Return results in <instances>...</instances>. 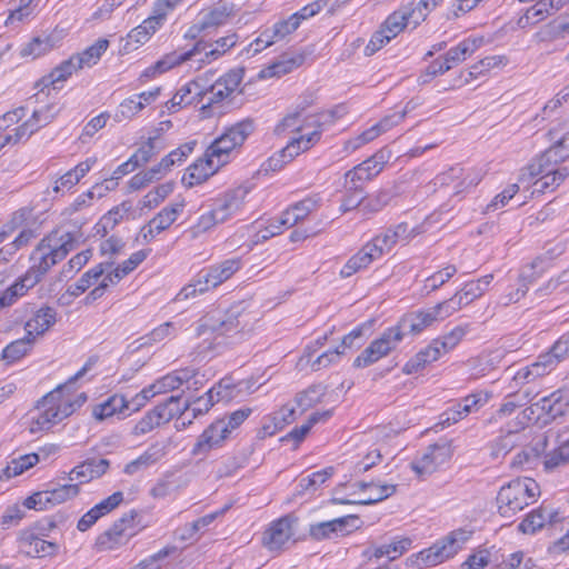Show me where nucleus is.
<instances>
[{
    "label": "nucleus",
    "mask_w": 569,
    "mask_h": 569,
    "mask_svg": "<svg viewBox=\"0 0 569 569\" xmlns=\"http://www.w3.org/2000/svg\"><path fill=\"white\" fill-rule=\"evenodd\" d=\"M253 129L254 124L251 119L237 122L209 146L206 156L217 159L220 166L223 164L226 160L222 157H228L234 148L242 146Z\"/></svg>",
    "instance_id": "nucleus-6"
},
{
    "label": "nucleus",
    "mask_w": 569,
    "mask_h": 569,
    "mask_svg": "<svg viewBox=\"0 0 569 569\" xmlns=\"http://www.w3.org/2000/svg\"><path fill=\"white\" fill-rule=\"evenodd\" d=\"M467 540L465 531H453L446 539L419 552L418 560L425 567L437 566L453 557Z\"/></svg>",
    "instance_id": "nucleus-9"
},
{
    "label": "nucleus",
    "mask_w": 569,
    "mask_h": 569,
    "mask_svg": "<svg viewBox=\"0 0 569 569\" xmlns=\"http://www.w3.org/2000/svg\"><path fill=\"white\" fill-rule=\"evenodd\" d=\"M173 182H166L149 191L141 200V208L153 209L159 206L172 191Z\"/></svg>",
    "instance_id": "nucleus-53"
},
{
    "label": "nucleus",
    "mask_w": 569,
    "mask_h": 569,
    "mask_svg": "<svg viewBox=\"0 0 569 569\" xmlns=\"http://www.w3.org/2000/svg\"><path fill=\"white\" fill-rule=\"evenodd\" d=\"M227 509L228 507H224L219 512L206 515L191 523H187L183 527L178 528L176 530V537L181 541L193 540L200 529L209 526L218 515H222Z\"/></svg>",
    "instance_id": "nucleus-40"
},
{
    "label": "nucleus",
    "mask_w": 569,
    "mask_h": 569,
    "mask_svg": "<svg viewBox=\"0 0 569 569\" xmlns=\"http://www.w3.org/2000/svg\"><path fill=\"white\" fill-rule=\"evenodd\" d=\"M489 400V396L485 392H475L462 398L461 401L456 402L457 407L465 417L471 412L478 411Z\"/></svg>",
    "instance_id": "nucleus-60"
},
{
    "label": "nucleus",
    "mask_w": 569,
    "mask_h": 569,
    "mask_svg": "<svg viewBox=\"0 0 569 569\" xmlns=\"http://www.w3.org/2000/svg\"><path fill=\"white\" fill-rule=\"evenodd\" d=\"M251 413V408L243 407L213 421L198 437L191 455L206 457L211 450L220 448Z\"/></svg>",
    "instance_id": "nucleus-3"
},
{
    "label": "nucleus",
    "mask_w": 569,
    "mask_h": 569,
    "mask_svg": "<svg viewBox=\"0 0 569 569\" xmlns=\"http://www.w3.org/2000/svg\"><path fill=\"white\" fill-rule=\"evenodd\" d=\"M89 365H84L66 385L58 386L41 398L37 403V416L31 418L29 431L38 433L50 430L54 425L69 417L76 410V403L63 395V391L84 376Z\"/></svg>",
    "instance_id": "nucleus-1"
},
{
    "label": "nucleus",
    "mask_w": 569,
    "mask_h": 569,
    "mask_svg": "<svg viewBox=\"0 0 569 569\" xmlns=\"http://www.w3.org/2000/svg\"><path fill=\"white\" fill-rule=\"evenodd\" d=\"M160 450H154L152 448L144 451L141 456H139L137 459L130 461L124 467V472L127 475H134L139 470L148 468L149 466L156 463L160 457H161Z\"/></svg>",
    "instance_id": "nucleus-56"
},
{
    "label": "nucleus",
    "mask_w": 569,
    "mask_h": 569,
    "mask_svg": "<svg viewBox=\"0 0 569 569\" xmlns=\"http://www.w3.org/2000/svg\"><path fill=\"white\" fill-rule=\"evenodd\" d=\"M568 462L569 440H566L558 448L545 455L543 467L546 471H553Z\"/></svg>",
    "instance_id": "nucleus-49"
},
{
    "label": "nucleus",
    "mask_w": 569,
    "mask_h": 569,
    "mask_svg": "<svg viewBox=\"0 0 569 569\" xmlns=\"http://www.w3.org/2000/svg\"><path fill=\"white\" fill-rule=\"evenodd\" d=\"M481 42V39H465L456 47L450 48L442 59L452 69L470 57L480 47Z\"/></svg>",
    "instance_id": "nucleus-31"
},
{
    "label": "nucleus",
    "mask_w": 569,
    "mask_h": 569,
    "mask_svg": "<svg viewBox=\"0 0 569 569\" xmlns=\"http://www.w3.org/2000/svg\"><path fill=\"white\" fill-rule=\"evenodd\" d=\"M539 157L542 161L552 162L558 164L569 158V132L557 139L551 147H549Z\"/></svg>",
    "instance_id": "nucleus-42"
},
{
    "label": "nucleus",
    "mask_w": 569,
    "mask_h": 569,
    "mask_svg": "<svg viewBox=\"0 0 569 569\" xmlns=\"http://www.w3.org/2000/svg\"><path fill=\"white\" fill-rule=\"evenodd\" d=\"M550 13L551 12L547 6L546 0H541L527 9L525 14L518 19L517 23L520 28H526L545 20Z\"/></svg>",
    "instance_id": "nucleus-47"
},
{
    "label": "nucleus",
    "mask_w": 569,
    "mask_h": 569,
    "mask_svg": "<svg viewBox=\"0 0 569 569\" xmlns=\"http://www.w3.org/2000/svg\"><path fill=\"white\" fill-rule=\"evenodd\" d=\"M518 430H509L506 435L498 437L490 445L491 457L498 458L509 452L516 445Z\"/></svg>",
    "instance_id": "nucleus-63"
},
{
    "label": "nucleus",
    "mask_w": 569,
    "mask_h": 569,
    "mask_svg": "<svg viewBox=\"0 0 569 569\" xmlns=\"http://www.w3.org/2000/svg\"><path fill=\"white\" fill-rule=\"evenodd\" d=\"M80 69H82V67L73 54L68 60L62 61L48 76L43 77L38 86H42L43 88L52 86L53 89H58V83L64 82L72 73Z\"/></svg>",
    "instance_id": "nucleus-28"
},
{
    "label": "nucleus",
    "mask_w": 569,
    "mask_h": 569,
    "mask_svg": "<svg viewBox=\"0 0 569 569\" xmlns=\"http://www.w3.org/2000/svg\"><path fill=\"white\" fill-rule=\"evenodd\" d=\"M193 376V372L189 369L174 371L157 380V388L166 393L180 388L183 383H189Z\"/></svg>",
    "instance_id": "nucleus-43"
},
{
    "label": "nucleus",
    "mask_w": 569,
    "mask_h": 569,
    "mask_svg": "<svg viewBox=\"0 0 569 569\" xmlns=\"http://www.w3.org/2000/svg\"><path fill=\"white\" fill-rule=\"evenodd\" d=\"M57 321V312L52 307H41L24 325V330L33 339L43 335Z\"/></svg>",
    "instance_id": "nucleus-27"
},
{
    "label": "nucleus",
    "mask_w": 569,
    "mask_h": 569,
    "mask_svg": "<svg viewBox=\"0 0 569 569\" xmlns=\"http://www.w3.org/2000/svg\"><path fill=\"white\" fill-rule=\"evenodd\" d=\"M56 522L51 519L44 520V523L39 522L34 530L23 531L20 536V543L23 551L32 557H48L54 556L58 552L59 546L56 542L47 541L42 538L47 531L53 529Z\"/></svg>",
    "instance_id": "nucleus-7"
},
{
    "label": "nucleus",
    "mask_w": 569,
    "mask_h": 569,
    "mask_svg": "<svg viewBox=\"0 0 569 569\" xmlns=\"http://www.w3.org/2000/svg\"><path fill=\"white\" fill-rule=\"evenodd\" d=\"M183 203H174L164 207L140 230L142 242L149 243L157 234L167 230L182 211Z\"/></svg>",
    "instance_id": "nucleus-14"
},
{
    "label": "nucleus",
    "mask_w": 569,
    "mask_h": 569,
    "mask_svg": "<svg viewBox=\"0 0 569 569\" xmlns=\"http://www.w3.org/2000/svg\"><path fill=\"white\" fill-rule=\"evenodd\" d=\"M247 194V189L237 188L219 198L213 204V209L216 210V213H218V219L224 222L230 217L240 212L244 204Z\"/></svg>",
    "instance_id": "nucleus-20"
},
{
    "label": "nucleus",
    "mask_w": 569,
    "mask_h": 569,
    "mask_svg": "<svg viewBox=\"0 0 569 569\" xmlns=\"http://www.w3.org/2000/svg\"><path fill=\"white\" fill-rule=\"evenodd\" d=\"M539 493L538 483L531 478H517L501 487L497 496L498 511L505 518L513 517L518 511L533 502Z\"/></svg>",
    "instance_id": "nucleus-4"
},
{
    "label": "nucleus",
    "mask_w": 569,
    "mask_h": 569,
    "mask_svg": "<svg viewBox=\"0 0 569 569\" xmlns=\"http://www.w3.org/2000/svg\"><path fill=\"white\" fill-rule=\"evenodd\" d=\"M39 462L38 453H28L20 456L18 458H13L8 466L2 469L0 473V480H9L12 477H17L31 467L36 466Z\"/></svg>",
    "instance_id": "nucleus-39"
},
{
    "label": "nucleus",
    "mask_w": 569,
    "mask_h": 569,
    "mask_svg": "<svg viewBox=\"0 0 569 569\" xmlns=\"http://www.w3.org/2000/svg\"><path fill=\"white\" fill-rule=\"evenodd\" d=\"M335 473L333 467H327L320 471H316L310 476L301 478L299 481V493L303 495L307 492L316 491L321 485H323Z\"/></svg>",
    "instance_id": "nucleus-44"
},
{
    "label": "nucleus",
    "mask_w": 569,
    "mask_h": 569,
    "mask_svg": "<svg viewBox=\"0 0 569 569\" xmlns=\"http://www.w3.org/2000/svg\"><path fill=\"white\" fill-rule=\"evenodd\" d=\"M452 457L449 442L435 443L427 448L421 458L411 462V469L421 478L430 476L440 466L447 463Z\"/></svg>",
    "instance_id": "nucleus-12"
},
{
    "label": "nucleus",
    "mask_w": 569,
    "mask_h": 569,
    "mask_svg": "<svg viewBox=\"0 0 569 569\" xmlns=\"http://www.w3.org/2000/svg\"><path fill=\"white\" fill-rule=\"evenodd\" d=\"M240 385H232L230 378L221 379L216 386L210 388L203 397L196 400L197 407L192 409L193 418L203 415L218 401H230L236 395V389Z\"/></svg>",
    "instance_id": "nucleus-13"
},
{
    "label": "nucleus",
    "mask_w": 569,
    "mask_h": 569,
    "mask_svg": "<svg viewBox=\"0 0 569 569\" xmlns=\"http://www.w3.org/2000/svg\"><path fill=\"white\" fill-rule=\"evenodd\" d=\"M177 332V328L173 322L167 321L159 327L154 328L150 333L142 337L141 346H151L153 343H158L163 341L167 338L174 337Z\"/></svg>",
    "instance_id": "nucleus-59"
},
{
    "label": "nucleus",
    "mask_w": 569,
    "mask_h": 569,
    "mask_svg": "<svg viewBox=\"0 0 569 569\" xmlns=\"http://www.w3.org/2000/svg\"><path fill=\"white\" fill-rule=\"evenodd\" d=\"M410 545L411 540L409 538H402L390 543L368 549L366 555L369 556V558L373 557L376 559H380L382 557H388L390 560H393L407 551Z\"/></svg>",
    "instance_id": "nucleus-38"
},
{
    "label": "nucleus",
    "mask_w": 569,
    "mask_h": 569,
    "mask_svg": "<svg viewBox=\"0 0 569 569\" xmlns=\"http://www.w3.org/2000/svg\"><path fill=\"white\" fill-rule=\"evenodd\" d=\"M378 258L366 243L346 262V264L340 270V276L342 278H349L358 271L368 268Z\"/></svg>",
    "instance_id": "nucleus-33"
},
{
    "label": "nucleus",
    "mask_w": 569,
    "mask_h": 569,
    "mask_svg": "<svg viewBox=\"0 0 569 569\" xmlns=\"http://www.w3.org/2000/svg\"><path fill=\"white\" fill-rule=\"evenodd\" d=\"M537 405L539 406L541 415L555 419L566 412L569 407V401H563L561 391L557 390L549 396L542 397L537 401Z\"/></svg>",
    "instance_id": "nucleus-34"
},
{
    "label": "nucleus",
    "mask_w": 569,
    "mask_h": 569,
    "mask_svg": "<svg viewBox=\"0 0 569 569\" xmlns=\"http://www.w3.org/2000/svg\"><path fill=\"white\" fill-rule=\"evenodd\" d=\"M219 167L220 163L214 162V158L204 154V158L198 159L187 169V173L182 177V182L188 187L200 184L211 177Z\"/></svg>",
    "instance_id": "nucleus-23"
},
{
    "label": "nucleus",
    "mask_w": 569,
    "mask_h": 569,
    "mask_svg": "<svg viewBox=\"0 0 569 569\" xmlns=\"http://www.w3.org/2000/svg\"><path fill=\"white\" fill-rule=\"evenodd\" d=\"M123 535L117 526H111L97 537L94 547L98 551L112 550L121 545Z\"/></svg>",
    "instance_id": "nucleus-51"
},
{
    "label": "nucleus",
    "mask_w": 569,
    "mask_h": 569,
    "mask_svg": "<svg viewBox=\"0 0 569 569\" xmlns=\"http://www.w3.org/2000/svg\"><path fill=\"white\" fill-rule=\"evenodd\" d=\"M291 522L288 517L273 521L263 532L262 543L269 550H280L292 537Z\"/></svg>",
    "instance_id": "nucleus-19"
},
{
    "label": "nucleus",
    "mask_w": 569,
    "mask_h": 569,
    "mask_svg": "<svg viewBox=\"0 0 569 569\" xmlns=\"http://www.w3.org/2000/svg\"><path fill=\"white\" fill-rule=\"evenodd\" d=\"M174 67H177V63L173 60L171 53L169 52L164 54L161 59H159L157 62H154L152 66L144 69L139 77V81L140 83H146L149 79L156 77L157 74L164 73Z\"/></svg>",
    "instance_id": "nucleus-54"
},
{
    "label": "nucleus",
    "mask_w": 569,
    "mask_h": 569,
    "mask_svg": "<svg viewBox=\"0 0 569 569\" xmlns=\"http://www.w3.org/2000/svg\"><path fill=\"white\" fill-rule=\"evenodd\" d=\"M128 400L122 395H113L109 397L102 403L97 405L93 408L92 415L97 420H104L114 415H121L122 417L129 416L127 413Z\"/></svg>",
    "instance_id": "nucleus-29"
},
{
    "label": "nucleus",
    "mask_w": 569,
    "mask_h": 569,
    "mask_svg": "<svg viewBox=\"0 0 569 569\" xmlns=\"http://www.w3.org/2000/svg\"><path fill=\"white\" fill-rule=\"evenodd\" d=\"M204 96L206 92L200 83L198 81H190L182 86L167 102V109L170 112H174L178 108L193 103L196 98L198 101H201Z\"/></svg>",
    "instance_id": "nucleus-26"
},
{
    "label": "nucleus",
    "mask_w": 569,
    "mask_h": 569,
    "mask_svg": "<svg viewBox=\"0 0 569 569\" xmlns=\"http://www.w3.org/2000/svg\"><path fill=\"white\" fill-rule=\"evenodd\" d=\"M303 60H305V58L302 56L282 59L278 62H274L268 69L262 70L260 76L262 78L284 76L287 73H290L292 70H295L299 66H301Z\"/></svg>",
    "instance_id": "nucleus-46"
},
{
    "label": "nucleus",
    "mask_w": 569,
    "mask_h": 569,
    "mask_svg": "<svg viewBox=\"0 0 569 569\" xmlns=\"http://www.w3.org/2000/svg\"><path fill=\"white\" fill-rule=\"evenodd\" d=\"M357 517L346 516L329 521H322L310 526L309 535L315 540L329 539L332 536H343L349 532L350 521H356Z\"/></svg>",
    "instance_id": "nucleus-21"
},
{
    "label": "nucleus",
    "mask_w": 569,
    "mask_h": 569,
    "mask_svg": "<svg viewBox=\"0 0 569 569\" xmlns=\"http://www.w3.org/2000/svg\"><path fill=\"white\" fill-rule=\"evenodd\" d=\"M463 306H466V301H461V297L455 293L450 299L439 302L431 309L436 316V319L442 320L460 310Z\"/></svg>",
    "instance_id": "nucleus-62"
},
{
    "label": "nucleus",
    "mask_w": 569,
    "mask_h": 569,
    "mask_svg": "<svg viewBox=\"0 0 569 569\" xmlns=\"http://www.w3.org/2000/svg\"><path fill=\"white\" fill-rule=\"evenodd\" d=\"M237 312H210L201 318L198 336L208 335L216 346L227 345L226 339L242 338L243 326Z\"/></svg>",
    "instance_id": "nucleus-5"
},
{
    "label": "nucleus",
    "mask_w": 569,
    "mask_h": 569,
    "mask_svg": "<svg viewBox=\"0 0 569 569\" xmlns=\"http://www.w3.org/2000/svg\"><path fill=\"white\" fill-rule=\"evenodd\" d=\"M327 393V387L322 383L309 386L307 389L298 392L295 402L301 412L307 411L313 406L320 403Z\"/></svg>",
    "instance_id": "nucleus-35"
},
{
    "label": "nucleus",
    "mask_w": 569,
    "mask_h": 569,
    "mask_svg": "<svg viewBox=\"0 0 569 569\" xmlns=\"http://www.w3.org/2000/svg\"><path fill=\"white\" fill-rule=\"evenodd\" d=\"M180 1L181 0H157L153 4L152 14L129 32V41L139 44L147 42L163 24L167 14L173 10Z\"/></svg>",
    "instance_id": "nucleus-8"
},
{
    "label": "nucleus",
    "mask_w": 569,
    "mask_h": 569,
    "mask_svg": "<svg viewBox=\"0 0 569 569\" xmlns=\"http://www.w3.org/2000/svg\"><path fill=\"white\" fill-rule=\"evenodd\" d=\"M558 363L559 360L550 348L549 351L541 353L535 362L518 370L513 376V380L517 383H529L551 372Z\"/></svg>",
    "instance_id": "nucleus-16"
},
{
    "label": "nucleus",
    "mask_w": 569,
    "mask_h": 569,
    "mask_svg": "<svg viewBox=\"0 0 569 569\" xmlns=\"http://www.w3.org/2000/svg\"><path fill=\"white\" fill-rule=\"evenodd\" d=\"M239 259H227L218 264L202 269L199 273L208 289L216 288L230 279L240 269Z\"/></svg>",
    "instance_id": "nucleus-18"
},
{
    "label": "nucleus",
    "mask_w": 569,
    "mask_h": 569,
    "mask_svg": "<svg viewBox=\"0 0 569 569\" xmlns=\"http://www.w3.org/2000/svg\"><path fill=\"white\" fill-rule=\"evenodd\" d=\"M386 163L383 151L375 153L369 159L353 167L345 174L343 187L347 190L363 189L366 182L377 177L383 169Z\"/></svg>",
    "instance_id": "nucleus-10"
},
{
    "label": "nucleus",
    "mask_w": 569,
    "mask_h": 569,
    "mask_svg": "<svg viewBox=\"0 0 569 569\" xmlns=\"http://www.w3.org/2000/svg\"><path fill=\"white\" fill-rule=\"evenodd\" d=\"M144 108V103L142 101H138L134 96L124 99L116 110L113 114V119L117 122H123L131 120L136 114H138Z\"/></svg>",
    "instance_id": "nucleus-52"
},
{
    "label": "nucleus",
    "mask_w": 569,
    "mask_h": 569,
    "mask_svg": "<svg viewBox=\"0 0 569 569\" xmlns=\"http://www.w3.org/2000/svg\"><path fill=\"white\" fill-rule=\"evenodd\" d=\"M109 40L104 38L98 39L93 44L84 49L81 53L74 54L82 68L92 67L98 63L101 56L109 48Z\"/></svg>",
    "instance_id": "nucleus-41"
},
{
    "label": "nucleus",
    "mask_w": 569,
    "mask_h": 569,
    "mask_svg": "<svg viewBox=\"0 0 569 569\" xmlns=\"http://www.w3.org/2000/svg\"><path fill=\"white\" fill-rule=\"evenodd\" d=\"M109 466L110 462L107 459H88L69 472V479L79 480L80 483L89 482L104 475Z\"/></svg>",
    "instance_id": "nucleus-24"
},
{
    "label": "nucleus",
    "mask_w": 569,
    "mask_h": 569,
    "mask_svg": "<svg viewBox=\"0 0 569 569\" xmlns=\"http://www.w3.org/2000/svg\"><path fill=\"white\" fill-rule=\"evenodd\" d=\"M320 131L315 130L307 136L293 138L291 141L287 143L284 148L280 150V157L282 158V162H290L300 152L310 149L320 139Z\"/></svg>",
    "instance_id": "nucleus-30"
},
{
    "label": "nucleus",
    "mask_w": 569,
    "mask_h": 569,
    "mask_svg": "<svg viewBox=\"0 0 569 569\" xmlns=\"http://www.w3.org/2000/svg\"><path fill=\"white\" fill-rule=\"evenodd\" d=\"M76 248V237L71 232L53 230L37 244L30 256L31 266L26 274L38 283L41 278Z\"/></svg>",
    "instance_id": "nucleus-2"
},
{
    "label": "nucleus",
    "mask_w": 569,
    "mask_h": 569,
    "mask_svg": "<svg viewBox=\"0 0 569 569\" xmlns=\"http://www.w3.org/2000/svg\"><path fill=\"white\" fill-rule=\"evenodd\" d=\"M169 421L170 413L166 412L163 408L159 409L158 406H156L152 410L146 412V415L137 422L132 433L136 436L146 435Z\"/></svg>",
    "instance_id": "nucleus-32"
},
{
    "label": "nucleus",
    "mask_w": 569,
    "mask_h": 569,
    "mask_svg": "<svg viewBox=\"0 0 569 569\" xmlns=\"http://www.w3.org/2000/svg\"><path fill=\"white\" fill-rule=\"evenodd\" d=\"M558 512L549 510L546 507H539L526 516L519 523V531L526 535H532L541 529L547 522L555 525L558 522Z\"/></svg>",
    "instance_id": "nucleus-25"
},
{
    "label": "nucleus",
    "mask_w": 569,
    "mask_h": 569,
    "mask_svg": "<svg viewBox=\"0 0 569 569\" xmlns=\"http://www.w3.org/2000/svg\"><path fill=\"white\" fill-rule=\"evenodd\" d=\"M396 244L397 243L389 229L377 234L367 242V246L378 259L381 258L385 253L389 252Z\"/></svg>",
    "instance_id": "nucleus-55"
},
{
    "label": "nucleus",
    "mask_w": 569,
    "mask_h": 569,
    "mask_svg": "<svg viewBox=\"0 0 569 569\" xmlns=\"http://www.w3.org/2000/svg\"><path fill=\"white\" fill-rule=\"evenodd\" d=\"M399 331L386 329L382 335L371 341V343L355 359L353 367L366 368L376 363L381 358L388 356L399 343Z\"/></svg>",
    "instance_id": "nucleus-11"
},
{
    "label": "nucleus",
    "mask_w": 569,
    "mask_h": 569,
    "mask_svg": "<svg viewBox=\"0 0 569 569\" xmlns=\"http://www.w3.org/2000/svg\"><path fill=\"white\" fill-rule=\"evenodd\" d=\"M104 266H110L109 263H99L96 267L91 268L87 272H84L77 282L69 286L67 292L72 297H78L86 292L91 286H93L100 277L104 274L106 268Z\"/></svg>",
    "instance_id": "nucleus-37"
},
{
    "label": "nucleus",
    "mask_w": 569,
    "mask_h": 569,
    "mask_svg": "<svg viewBox=\"0 0 569 569\" xmlns=\"http://www.w3.org/2000/svg\"><path fill=\"white\" fill-rule=\"evenodd\" d=\"M552 162L542 161L541 157L533 160L527 168L531 178L538 177L532 183L531 193H545L547 191H553L555 189V177H551L549 170H551Z\"/></svg>",
    "instance_id": "nucleus-22"
},
{
    "label": "nucleus",
    "mask_w": 569,
    "mask_h": 569,
    "mask_svg": "<svg viewBox=\"0 0 569 569\" xmlns=\"http://www.w3.org/2000/svg\"><path fill=\"white\" fill-rule=\"evenodd\" d=\"M467 333V327L458 326L453 328L450 332L439 337L435 340V346H438L440 352L446 355L450 350H452L465 337Z\"/></svg>",
    "instance_id": "nucleus-57"
},
{
    "label": "nucleus",
    "mask_w": 569,
    "mask_h": 569,
    "mask_svg": "<svg viewBox=\"0 0 569 569\" xmlns=\"http://www.w3.org/2000/svg\"><path fill=\"white\" fill-rule=\"evenodd\" d=\"M532 283L531 276H525L521 273L519 276V283L517 288L510 290L508 293H505L500 297V303L502 306H509L511 303L518 302L522 299L529 290L530 284Z\"/></svg>",
    "instance_id": "nucleus-61"
},
{
    "label": "nucleus",
    "mask_w": 569,
    "mask_h": 569,
    "mask_svg": "<svg viewBox=\"0 0 569 569\" xmlns=\"http://www.w3.org/2000/svg\"><path fill=\"white\" fill-rule=\"evenodd\" d=\"M36 284L34 280L29 278L27 274L19 278L14 283L0 293V308L13 305L19 297L24 296L26 292Z\"/></svg>",
    "instance_id": "nucleus-36"
},
{
    "label": "nucleus",
    "mask_w": 569,
    "mask_h": 569,
    "mask_svg": "<svg viewBox=\"0 0 569 569\" xmlns=\"http://www.w3.org/2000/svg\"><path fill=\"white\" fill-rule=\"evenodd\" d=\"M20 212H23L24 214L21 226L16 230H19L18 236L11 242L2 247V254H7L9 260L16 254L18 250L27 247L33 239L39 236L37 223L34 221H29L31 210L22 208L16 211L12 218Z\"/></svg>",
    "instance_id": "nucleus-15"
},
{
    "label": "nucleus",
    "mask_w": 569,
    "mask_h": 569,
    "mask_svg": "<svg viewBox=\"0 0 569 569\" xmlns=\"http://www.w3.org/2000/svg\"><path fill=\"white\" fill-rule=\"evenodd\" d=\"M47 491L51 500V506H56L77 497L80 492V487L79 483H68L61 485L57 488L47 489Z\"/></svg>",
    "instance_id": "nucleus-58"
},
{
    "label": "nucleus",
    "mask_w": 569,
    "mask_h": 569,
    "mask_svg": "<svg viewBox=\"0 0 569 569\" xmlns=\"http://www.w3.org/2000/svg\"><path fill=\"white\" fill-rule=\"evenodd\" d=\"M557 290L569 293V269L562 271L556 278H551L543 287L539 288L538 292L546 296Z\"/></svg>",
    "instance_id": "nucleus-64"
},
{
    "label": "nucleus",
    "mask_w": 569,
    "mask_h": 569,
    "mask_svg": "<svg viewBox=\"0 0 569 569\" xmlns=\"http://www.w3.org/2000/svg\"><path fill=\"white\" fill-rule=\"evenodd\" d=\"M231 14L232 10L227 4L218 6L202 14V26H204L207 30L220 27L227 23Z\"/></svg>",
    "instance_id": "nucleus-48"
},
{
    "label": "nucleus",
    "mask_w": 569,
    "mask_h": 569,
    "mask_svg": "<svg viewBox=\"0 0 569 569\" xmlns=\"http://www.w3.org/2000/svg\"><path fill=\"white\" fill-rule=\"evenodd\" d=\"M436 320L432 309L429 308L406 313L395 327L390 328L392 331H399V341H401L406 333L418 335Z\"/></svg>",
    "instance_id": "nucleus-17"
},
{
    "label": "nucleus",
    "mask_w": 569,
    "mask_h": 569,
    "mask_svg": "<svg viewBox=\"0 0 569 569\" xmlns=\"http://www.w3.org/2000/svg\"><path fill=\"white\" fill-rule=\"evenodd\" d=\"M53 48V43L50 37H34L28 43H26L21 50V57L38 58Z\"/></svg>",
    "instance_id": "nucleus-50"
},
{
    "label": "nucleus",
    "mask_w": 569,
    "mask_h": 569,
    "mask_svg": "<svg viewBox=\"0 0 569 569\" xmlns=\"http://www.w3.org/2000/svg\"><path fill=\"white\" fill-rule=\"evenodd\" d=\"M34 339L26 332L21 339H17L9 343L2 351V358L9 362L22 358L32 347Z\"/></svg>",
    "instance_id": "nucleus-45"
}]
</instances>
